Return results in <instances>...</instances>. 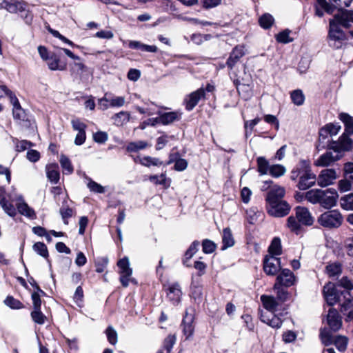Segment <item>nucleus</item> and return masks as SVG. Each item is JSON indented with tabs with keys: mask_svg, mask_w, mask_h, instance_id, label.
I'll use <instances>...</instances> for the list:
<instances>
[{
	"mask_svg": "<svg viewBox=\"0 0 353 353\" xmlns=\"http://www.w3.org/2000/svg\"><path fill=\"white\" fill-rule=\"evenodd\" d=\"M108 263V260L107 258L101 257L98 259L95 263L96 271L99 273L103 272L107 267Z\"/></svg>",
	"mask_w": 353,
	"mask_h": 353,
	"instance_id": "obj_55",
	"label": "nucleus"
},
{
	"mask_svg": "<svg viewBox=\"0 0 353 353\" xmlns=\"http://www.w3.org/2000/svg\"><path fill=\"white\" fill-rule=\"evenodd\" d=\"M286 172L285 168L280 164L273 165L270 167L269 173L274 177H280L283 176Z\"/></svg>",
	"mask_w": 353,
	"mask_h": 353,
	"instance_id": "obj_45",
	"label": "nucleus"
},
{
	"mask_svg": "<svg viewBox=\"0 0 353 353\" xmlns=\"http://www.w3.org/2000/svg\"><path fill=\"white\" fill-rule=\"evenodd\" d=\"M339 119L345 124V132L339 137L338 141H333L330 146L334 153L342 154L353 148V141L349 137L353 134V118L347 113H341Z\"/></svg>",
	"mask_w": 353,
	"mask_h": 353,
	"instance_id": "obj_1",
	"label": "nucleus"
},
{
	"mask_svg": "<svg viewBox=\"0 0 353 353\" xmlns=\"http://www.w3.org/2000/svg\"><path fill=\"white\" fill-rule=\"evenodd\" d=\"M340 206L344 210L353 211V193H349L341 196Z\"/></svg>",
	"mask_w": 353,
	"mask_h": 353,
	"instance_id": "obj_34",
	"label": "nucleus"
},
{
	"mask_svg": "<svg viewBox=\"0 0 353 353\" xmlns=\"http://www.w3.org/2000/svg\"><path fill=\"white\" fill-rule=\"evenodd\" d=\"M317 221L324 228H338L343 223V216L338 210H332L321 214Z\"/></svg>",
	"mask_w": 353,
	"mask_h": 353,
	"instance_id": "obj_5",
	"label": "nucleus"
},
{
	"mask_svg": "<svg viewBox=\"0 0 353 353\" xmlns=\"http://www.w3.org/2000/svg\"><path fill=\"white\" fill-rule=\"evenodd\" d=\"M181 290L178 283L172 284L167 290L168 298L174 303H178L181 296Z\"/></svg>",
	"mask_w": 353,
	"mask_h": 353,
	"instance_id": "obj_29",
	"label": "nucleus"
},
{
	"mask_svg": "<svg viewBox=\"0 0 353 353\" xmlns=\"http://www.w3.org/2000/svg\"><path fill=\"white\" fill-rule=\"evenodd\" d=\"M112 119L114 124L118 126H121L130 121V114L128 112L121 111L119 113L114 114Z\"/></svg>",
	"mask_w": 353,
	"mask_h": 353,
	"instance_id": "obj_31",
	"label": "nucleus"
},
{
	"mask_svg": "<svg viewBox=\"0 0 353 353\" xmlns=\"http://www.w3.org/2000/svg\"><path fill=\"white\" fill-rule=\"evenodd\" d=\"M14 201L11 196H8V199H2L0 201V205L3 211L10 216L14 217L17 214V210L13 204L12 203Z\"/></svg>",
	"mask_w": 353,
	"mask_h": 353,
	"instance_id": "obj_30",
	"label": "nucleus"
},
{
	"mask_svg": "<svg viewBox=\"0 0 353 353\" xmlns=\"http://www.w3.org/2000/svg\"><path fill=\"white\" fill-rule=\"evenodd\" d=\"M334 345L339 351L346 350L347 345V338L343 336H338L334 340Z\"/></svg>",
	"mask_w": 353,
	"mask_h": 353,
	"instance_id": "obj_51",
	"label": "nucleus"
},
{
	"mask_svg": "<svg viewBox=\"0 0 353 353\" xmlns=\"http://www.w3.org/2000/svg\"><path fill=\"white\" fill-rule=\"evenodd\" d=\"M327 323L333 331H338L342 326L341 317L336 310L330 308L327 315Z\"/></svg>",
	"mask_w": 353,
	"mask_h": 353,
	"instance_id": "obj_17",
	"label": "nucleus"
},
{
	"mask_svg": "<svg viewBox=\"0 0 353 353\" xmlns=\"http://www.w3.org/2000/svg\"><path fill=\"white\" fill-rule=\"evenodd\" d=\"M345 247L347 254L353 256V236L349 237L345 240Z\"/></svg>",
	"mask_w": 353,
	"mask_h": 353,
	"instance_id": "obj_63",
	"label": "nucleus"
},
{
	"mask_svg": "<svg viewBox=\"0 0 353 353\" xmlns=\"http://www.w3.org/2000/svg\"><path fill=\"white\" fill-rule=\"evenodd\" d=\"M334 21L335 24L339 26H342L345 28L350 27L351 23H353V10H341L337 14H334V18L330 20Z\"/></svg>",
	"mask_w": 353,
	"mask_h": 353,
	"instance_id": "obj_11",
	"label": "nucleus"
},
{
	"mask_svg": "<svg viewBox=\"0 0 353 353\" xmlns=\"http://www.w3.org/2000/svg\"><path fill=\"white\" fill-rule=\"evenodd\" d=\"M305 200L312 204H319L325 209H331L337 203L339 194L334 188L312 189L305 193Z\"/></svg>",
	"mask_w": 353,
	"mask_h": 353,
	"instance_id": "obj_2",
	"label": "nucleus"
},
{
	"mask_svg": "<svg viewBox=\"0 0 353 353\" xmlns=\"http://www.w3.org/2000/svg\"><path fill=\"white\" fill-rule=\"evenodd\" d=\"M344 172L345 176L353 180V163H346L344 165Z\"/></svg>",
	"mask_w": 353,
	"mask_h": 353,
	"instance_id": "obj_64",
	"label": "nucleus"
},
{
	"mask_svg": "<svg viewBox=\"0 0 353 353\" xmlns=\"http://www.w3.org/2000/svg\"><path fill=\"white\" fill-rule=\"evenodd\" d=\"M31 317L34 322L40 325L43 324L46 319V316L41 312V309H33L31 312Z\"/></svg>",
	"mask_w": 353,
	"mask_h": 353,
	"instance_id": "obj_49",
	"label": "nucleus"
},
{
	"mask_svg": "<svg viewBox=\"0 0 353 353\" xmlns=\"http://www.w3.org/2000/svg\"><path fill=\"white\" fill-rule=\"evenodd\" d=\"M282 286H283V285L275 283L273 289L276 292V299L281 302H284L287 301L288 298V293Z\"/></svg>",
	"mask_w": 353,
	"mask_h": 353,
	"instance_id": "obj_38",
	"label": "nucleus"
},
{
	"mask_svg": "<svg viewBox=\"0 0 353 353\" xmlns=\"http://www.w3.org/2000/svg\"><path fill=\"white\" fill-rule=\"evenodd\" d=\"M260 319L262 322L268 324L273 328H279L282 325L281 319L275 316L274 313H261Z\"/></svg>",
	"mask_w": 353,
	"mask_h": 353,
	"instance_id": "obj_23",
	"label": "nucleus"
},
{
	"mask_svg": "<svg viewBox=\"0 0 353 353\" xmlns=\"http://www.w3.org/2000/svg\"><path fill=\"white\" fill-rule=\"evenodd\" d=\"M139 163L145 167H150L151 165L154 166H159L162 165V161H161L157 158H153L149 156H145L139 159Z\"/></svg>",
	"mask_w": 353,
	"mask_h": 353,
	"instance_id": "obj_40",
	"label": "nucleus"
},
{
	"mask_svg": "<svg viewBox=\"0 0 353 353\" xmlns=\"http://www.w3.org/2000/svg\"><path fill=\"white\" fill-rule=\"evenodd\" d=\"M261 121L260 118H255L250 121H245L244 123V127L245 129V135L251 134L252 131L255 125H256L259 122Z\"/></svg>",
	"mask_w": 353,
	"mask_h": 353,
	"instance_id": "obj_53",
	"label": "nucleus"
},
{
	"mask_svg": "<svg viewBox=\"0 0 353 353\" xmlns=\"http://www.w3.org/2000/svg\"><path fill=\"white\" fill-rule=\"evenodd\" d=\"M93 139L95 142L103 143L108 140V134L105 132L99 131L93 134Z\"/></svg>",
	"mask_w": 353,
	"mask_h": 353,
	"instance_id": "obj_61",
	"label": "nucleus"
},
{
	"mask_svg": "<svg viewBox=\"0 0 353 353\" xmlns=\"http://www.w3.org/2000/svg\"><path fill=\"white\" fill-rule=\"evenodd\" d=\"M339 285L344 288L345 289V291L347 292L353 289V283L347 276L342 277V279L339 281Z\"/></svg>",
	"mask_w": 353,
	"mask_h": 353,
	"instance_id": "obj_60",
	"label": "nucleus"
},
{
	"mask_svg": "<svg viewBox=\"0 0 353 353\" xmlns=\"http://www.w3.org/2000/svg\"><path fill=\"white\" fill-rule=\"evenodd\" d=\"M105 332L108 342L111 345H116L118 340L117 332L116 330L112 326H108Z\"/></svg>",
	"mask_w": 353,
	"mask_h": 353,
	"instance_id": "obj_47",
	"label": "nucleus"
},
{
	"mask_svg": "<svg viewBox=\"0 0 353 353\" xmlns=\"http://www.w3.org/2000/svg\"><path fill=\"white\" fill-rule=\"evenodd\" d=\"M174 137H168L167 135H163L159 137L157 140V145L156 149L157 150H161L168 142L170 139H172Z\"/></svg>",
	"mask_w": 353,
	"mask_h": 353,
	"instance_id": "obj_62",
	"label": "nucleus"
},
{
	"mask_svg": "<svg viewBox=\"0 0 353 353\" xmlns=\"http://www.w3.org/2000/svg\"><path fill=\"white\" fill-rule=\"evenodd\" d=\"M272 183V181H265L264 185L262 186L263 190H266L268 187L270 188L269 192L267 194L266 201L274 203V201H283V198L285 194V188L276 184L270 186V184Z\"/></svg>",
	"mask_w": 353,
	"mask_h": 353,
	"instance_id": "obj_8",
	"label": "nucleus"
},
{
	"mask_svg": "<svg viewBox=\"0 0 353 353\" xmlns=\"http://www.w3.org/2000/svg\"><path fill=\"white\" fill-rule=\"evenodd\" d=\"M341 125L339 123H328L320 129L319 136L325 139L328 135L334 136L339 133Z\"/></svg>",
	"mask_w": 353,
	"mask_h": 353,
	"instance_id": "obj_24",
	"label": "nucleus"
},
{
	"mask_svg": "<svg viewBox=\"0 0 353 353\" xmlns=\"http://www.w3.org/2000/svg\"><path fill=\"white\" fill-rule=\"evenodd\" d=\"M281 270L280 258L274 256H265L263 259V270L267 275H278Z\"/></svg>",
	"mask_w": 353,
	"mask_h": 353,
	"instance_id": "obj_9",
	"label": "nucleus"
},
{
	"mask_svg": "<svg viewBox=\"0 0 353 353\" xmlns=\"http://www.w3.org/2000/svg\"><path fill=\"white\" fill-rule=\"evenodd\" d=\"M290 31L286 30L281 32L276 36V41L279 43H288L292 41V39L290 37Z\"/></svg>",
	"mask_w": 353,
	"mask_h": 353,
	"instance_id": "obj_54",
	"label": "nucleus"
},
{
	"mask_svg": "<svg viewBox=\"0 0 353 353\" xmlns=\"http://www.w3.org/2000/svg\"><path fill=\"white\" fill-rule=\"evenodd\" d=\"M302 223L297 219L296 216H290L287 219V226L290 230V231L299 234L301 231Z\"/></svg>",
	"mask_w": 353,
	"mask_h": 353,
	"instance_id": "obj_33",
	"label": "nucleus"
},
{
	"mask_svg": "<svg viewBox=\"0 0 353 353\" xmlns=\"http://www.w3.org/2000/svg\"><path fill=\"white\" fill-rule=\"evenodd\" d=\"M181 114L177 112H169L159 114V121L163 125H169L175 121L179 120Z\"/></svg>",
	"mask_w": 353,
	"mask_h": 353,
	"instance_id": "obj_27",
	"label": "nucleus"
},
{
	"mask_svg": "<svg viewBox=\"0 0 353 353\" xmlns=\"http://www.w3.org/2000/svg\"><path fill=\"white\" fill-rule=\"evenodd\" d=\"M223 247L222 249L225 250L228 248L232 247L234 244V240L230 228H226L223 230L222 234Z\"/></svg>",
	"mask_w": 353,
	"mask_h": 353,
	"instance_id": "obj_32",
	"label": "nucleus"
},
{
	"mask_svg": "<svg viewBox=\"0 0 353 353\" xmlns=\"http://www.w3.org/2000/svg\"><path fill=\"white\" fill-rule=\"evenodd\" d=\"M245 54L244 48L242 46H236L230 53L227 62V66L232 70L236 63L243 57Z\"/></svg>",
	"mask_w": 353,
	"mask_h": 353,
	"instance_id": "obj_20",
	"label": "nucleus"
},
{
	"mask_svg": "<svg viewBox=\"0 0 353 353\" xmlns=\"http://www.w3.org/2000/svg\"><path fill=\"white\" fill-rule=\"evenodd\" d=\"M295 216L303 225L310 226L314 223V217L308 208L297 206L294 208Z\"/></svg>",
	"mask_w": 353,
	"mask_h": 353,
	"instance_id": "obj_15",
	"label": "nucleus"
},
{
	"mask_svg": "<svg viewBox=\"0 0 353 353\" xmlns=\"http://www.w3.org/2000/svg\"><path fill=\"white\" fill-rule=\"evenodd\" d=\"M194 319V315L193 311L191 310L190 312L189 310L185 311V314L183 319V332L184 334L186 336V339H189L191 337L194 333V327L193 325V322Z\"/></svg>",
	"mask_w": 353,
	"mask_h": 353,
	"instance_id": "obj_16",
	"label": "nucleus"
},
{
	"mask_svg": "<svg viewBox=\"0 0 353 353\" xmlns=\"http://www.w3.org/2000/svg\"><path fill=\"white\" fill-rule=\"evenodd\" d=\"M337 174L334 169H324L321 171L317 179V184L320 187H327L334 184L337 179Z\"/></svg>",
	"mask_w": 353,
	"mask_h": 353,
	"instance_id": "obj_12",
	"label": "nucleus"
},
{
	"mask_svg": "<svg viewBox=\"0 0 353 353\" xmlns=\"http://www.w3.org/2000/svg\"><path fill=\"white\" fill-rule=\"evenodd\" d=\"M268 203V212L273 216L282 217L287 215L290 211V205L285 201H274V203L271 202Z\"/></svg>",
	"mask_w": 353,
	"mask_h": 353,
	"instance_id": "obj_10",
	"label": "nucleus"
},
{
	"mask_svg": "<svg viewBox=\"0 0 353 353\" xmlns=\"http://www.w3.org/2000/svg\"><path fill=\"white\" fill-rule=\"evenodd\" d=\"M148 145V143L143 141H138L131 142L127 145L128 152H137L140 150L145 149Z\"/></svg>",
	"mask_w": 353,
	"mask_h": 353,
	"instance_id": "obj_46",
	"label": "nucleus"
},
{
	"mask_svg": "<svg viewBox=\"0 0 353 353\" xmlns=\"http://www.w3.org/2000/svg\"><path fill=\"white\" fill-rule=\"evenodd\" d=\"M269 255L268 256H279L282 252L281 240L278 237H275L272 241V243L268 248Z\"/></svg>",
	"mask_w": 353,
	"mask_h": 353,
	"instance_id": "obj_35",
	"label": "nucleus"
},
{
	"mask_svg": "<svg viewBox=\"0 0 353 353\" xmlns=\"http://www.w3.org/2000/svg\"><path fill=\"white\" fill-rule=\"evenodd\" d=\"M61 50L74 61L69 65L71 74L81 76L83 73L88 72V68L84 63L82 59L75 55L71 50L67 48H61Z\"/></svg>",
	"mask_w": 353,
	"mask_h": 353,
	"instance_id": "obj_7",
	"label": "nucleus"
},
{
	"mask_svg": "<svg viewBox=\"0 0 353 353\" xmlns=\"http://www.w3.org/2000/svg\"><path fill=\"white\" fill-rule=\"evenodd\" d=\"M328 39L329 45L336 49L341 48L346 40L345 32L334 21H330Z\"/></svg>",
	"mask_w": 353,
	"mask_h": 353,
	"instance_id": "obj_6",
	"label": "nucleus"
},
{
	"mask_svg": "<svg viewBox=\"0 0 353 353\" xmlns=\"http://www.w3.org/2000/svg\"><path fill=\"white\" fill-rule=\"evenodd\" d=\"M323 294L328 305H334L336 303H339L342 312L353 307V298L350 292L343 291L340 292L332 283H328L324 286Z\"/></svg>",
	"mask_w": 353,
	"mask_h": 353,
	"instance_id": "obj_3",
	"label": "nucleus"
},
{
	"mask_svg": "<svg viewBox=\"0 0 353 353\" xmlns=\"http://www.w3.org/2000/svg\"><path fill=\"white\" fill-rule=\"evenodd\" d=\"M110 99V105L112 108H120L125 105V98L121 96H112Z\"/></svg>",
	"mask_w": 353,
	"mask_h": 353,
	"instance_id": "obj_50",
	"label": "nucleus"
},
{
	"mask_svg": "<svg viewBox=\"0 0 353 353\" xmlns=\"http://www.w3.org/2000/svg\"><path fill=\"white\" fill-rule=\"evenodd\" d=\"M216 249V244L210 240L205 239L203 241V251L206 254L212 253Z\"/></svg>",
	"mask_w": 353,
	"mask_h": 353,
	"instance_id": "obj_56",
	"label": "nucleus"
},
{
	"mask_svg": "<svg viewBox=\"0 0 353 353\" xmlns=\"http://www.w3.org/2000/svg\"><path fill=\"white\" fill-rule=\"evenodd\" d=\"M87 186L90 191L96 193H103L105 192V188L102 185L92 180H90Z\"/></svg>",
	"mask_w": 353,
	"mask_h": 353,
	"instance_id": "obj_57",
	"label": "nucleus"
},
{
	"mask_svg": "<svg viewBox=\"0 0 353 353\" xmlns=\"http://www.w3.org/2000/svg\"><path fill=\"white\" fill-rule=\"evenodd\" d=\"M257 166L259 172L263 175L266 174L270 171V165L268 161L263 157L257 159Z\"/></svg>",
	"mask_w": 353,
	"mask_h": 353,
	"instance_id": "obj_41",
	"label": "nucleus"
},
{
	"mask_svg": "<svg viewBox=\"0 0 353 353\" xmlns=\"http://www.w3.org/2000/svg\"><path fill=\"white\" fill-rule=\"evenodd\" d=\"M117 265L120 270V274H127L128 275H132V270L130 268L128 258L124 257L123 259L119 260L117 263Z\"/></svg>",
	"mask_w": 353,
	"mask_h": 353,
	"instance_id": "obj_39",
	"label": "nucleus"
},
{
	"mask_svg": "<svg viewBox=\"0 0 353 353\" xmlns=\"http://www.w3.org/2000/svg\"><path fill=\"white\" fill-rule=\"evenodd\" d=\"M71 123L73 130L77 131L78 132H85L87 127L86 125L79 119H72Z\"/></svg>",
	"mask_w": 353,
	"mask_h": 353,
	"instance_id": "obj_59",
	"label": "nucleus"
},
{
	"mask_svg": "<svg viewBox=\"0 0 353 353\" xmlns=\"http://www.w3.org/2000/svg\"><path fill=\"white\" fill-rule=\"evenodd\" d=\"M1 6L10 13L25 12L26 10V4L24 2L21 1L9 2L3 1L1 3Z\"/></svg>",
	"mask_w": 353,
	"mask_h": 353,
	"instance_id": "obj_22",
	"label": "nucleus"
},
{
	"mask_svg": "<svg viewBox=\"0 0 353 353\" xmlns=\"http://www.w3.org/2000/svg\"><path fill=\"white\" fill-rule=\"evenodd\" d=\"M334 151H327L321 154L315 161L314 165L319 167H327L332 165L334 163L341 159L343 157L342 154L336 153Z\"/></svg>",
	"mask_w": 353,
	"mask_h": 353,
	"instance_id": "obj_13",
	"label": "nucleus"
},
{
	"mask_svg": "<svg viewBox=\"0 0 353 353\" xmlns=\"http://www.w3.org/2000/svg\"><path fill=\"white\" fill-rule=\"evenodd\" d=\"M296 281V278L294 273L287 268L282 269L276 279V283L283 285L285 287L292 286Z\"/></svg>",
	"mask_w": 353,
	"mask_h": 353,
	"instance_id": "obj_14",
	"label": "nucleus"
},
{
	"mask_svg": "<svg viewBox=\"0 0 353 353\" xmlns=\"http://www.w3.org/2000/svg\"><path fill=\"white\" fill-rule=\"evenodd\" d=\"M4 303L12 309L18 310L23 307V305L13 296H8L4 301Z\"/></svg>",
	"mask_w": 353,
	"mask_h": 353,
	"instance_id": "obj_48",
	"label": "nucleus"
},
{
	"mask_svg": "<svg viewBox=\"0 0 353 353\" xmlns=\"http://www.w3.org/2000/svg\"><path fill=\"white\" fill-rule=\"evenodd\" d=\"M290 178L295 181L299 179L297 188L301 190H305L314 186L317 183L316 176L312 172L309 163L302 161L291 172Z\"/></svg>",
	"mask_w": 353,
	"mask_h": 353,
	"instance_id": "obj_4",
	"label": "nucleus"
},
{
	"mask_svg": "<svg viewBox=\"0 0 353 353\" xmlns=\"http://www.w3.org/2000/svg\"><path fill=\"white\" fill-rule=\"evenodd\" d=\"M326 272L330 277L339 276L342 272V265L338 262L329 263L326 266Z\"/></svg>",
	"mask_w": 353,
	"mask_h": 353,
	"instance_id": "obj_36",
	"label": "nucleus"
},
{
	"mask_svg": "<svg viewBox=\"0 0 353 353\" xmlns=\"http://www.w3.org/2000/svg\"><path fill=\"white\" fill-rule=\"evenodd\" d=\"M292 102L296 105H301L305 101V96L301 90H296L291 92Z\"/></svg>",
	"mask_w": 353,
	"mask_h": 353,
	"instance_id": "obj_43",
	"label": "nucleus"
},
{
	"mask_svg": "<svg viewBox=\"0 0 353 353\" xmlns=\"http://www.w3.org/2000/svg\"><path fill=\"white\" fill-rule=\"evenodd\" d=\"M261 301L263 307L270 313H274L279 306V303L276 301V299L272 296L262 295L261 296Z\"/></svg>",
	"mask_w": 353,
	"mask_h": 353,
	"instance_id": "obj_26",
	"label": "nucleus"
},
{
	"mask_svg": "<svg viewBox=\"0 0 353 353\" xmlns=\"http://www.w3.org/2000/svg\"><path fill=\"white\" fill-rule=\"evenodd\" d=\"M33 250L41 256L42 257L47 259L48 257V251L46 245L42 242L35 243L32 246Z\"/></svg>",
	"mask_w": 353,
	"mask_h": 353,
	"instance_id": "obj_44",
	"label": "nucleus"
},
{
	"mask_svg": "<svg viewBox=\"0 0 353 353\" xmlns=\"http://www.w3.org/2000/svg\"><path fill=\"white\" fill-rule=\"evenodd\" d=\"M176 342V337L174 335L170 334L168 335L164 340L163 344V349H164L166 351H168L171 353V350L173 347V345H174Z\"/></svg>",
	"mask_w": 353,
	"mask_h": 353,
	"instance_id": "obj_52",
	"label": "nucleus"
},
{
	"mask_svg": "<svg viewBox=\"0 0 353 353\" xmlns=\"http://www.w3.org/2000/svg\"><path fill=\"white\" fill-rule=\"evenodd\" d=\"M46 174L48 179L53 183H57L59 181V166L56 163L48 165L46 166Z\"/></svg>",
	"mask_w": 353,
	"mask_h": 353,
	"instance_id": "obj_28",
	"label": "nucleus"
},
{
	"mask_svg": "<svg viewBox=\"0 0 353 353\" xmlns=\"http://www.w3.org/2000/svg\"><path fill=\"white\" fill-rule=\"evenodd\" d=\"M205 90L203 88L190 93L185 99L186 109L192 110L205 97Z\"/></svg>",
	"mask_w": 353,
	"mask_h": 353,
	"instance_id": "obj_18",
	"label": "nucleus"
},
{
	"mask_svg": "<svg viewBox=\"0 0 353 353\" xmlns=\"http://www.w3.org/2000/svg\"><path fill=\"white\" fill-rule=\"evenodd\" d=\"M59 161L64 174H70L73 172V166L70 159L66 156L61 154Z\"/></svg>",
	"mask_w": 353,
	"mask_h": 353,
	"instance_id": "obj_37",
	"label": "nucleus"
},
{
	"mask_svg": "<svg viewBox=\"0 0 353 353\" xmlns=\"http://www.w3.org/2000/svg\"><path fill=\"white\" fill-rule=\"evenodd\" d=\"M335 6L330 4L326 0H316L315 4V14L319 17L324 15V12L328 14H332Z\"/></svg>",
	"mask_w": 353,
	"mask_h": 353,
	"instance_id": "obj_21",
	"label": "nucleus"
},
{
	"mask_svg": "<svg viewBox=\"0 0 353 353\" xmlns=\"http://www.w3.org/2000/svg\"><path fill=\"white\" fill-rule=\"evenodd\" d=\"M274 19L270 14H263L259 20L260 26L264 29L270 28L274 23Z\"/></svg>",
	"mask_w": 353,
	"mask_h": 353,
	"instance_id": "obj_42",
	"label": "nucleus"
},
{
	"mask_svg": "<svg viewBox=\"0 0 353 353\" xmlns=\"http://www.w3.org/2000/svg\"><path fill=\"white\" fill-rule=\"evenodd\" d=\"M17 208L18 212L23 216L29 219H34L36 218V214L32 208L23 201L22 196L19 195L17 198Z\"/></svg>",
	"mask_w": 353,
	"mask_h": 353,
	"instance_id": "obj_19",
	"label": "nucleus"
},
{
	"mask_svg": "<svg viewBox=\"0 0 353 353\" xmlns=\"http://www.w3.org/2000/svg\"><path fill=\"white\" fill-rule=\"evenodd\" d=\"M149 180L154 184L165 185L166 183V175L165 173H162L161 175H151L149 177Z\"/></svg>",
	"mask_w": 353,
	"mask_h": 353,
	"instance_id": "obj_58",
	"label": "nucleus"
},
{
	"mask_svg": "<svg viewBox=\"0 0 353 353\" xmlns=\"http://www.w3.org/2000/svg\"><path fill=\"white\" fill-rule=\"evenodd\" d=\"M47 65L51 70L63 71L66 69V64L61 63L59 57L55 54H51L48 59Z\"/></svg>",
	"mask_w": 353,
	"mask_h": 353,
	"instance_id": "obj_25",
	"label": "nucleus"
}]
</instances>
